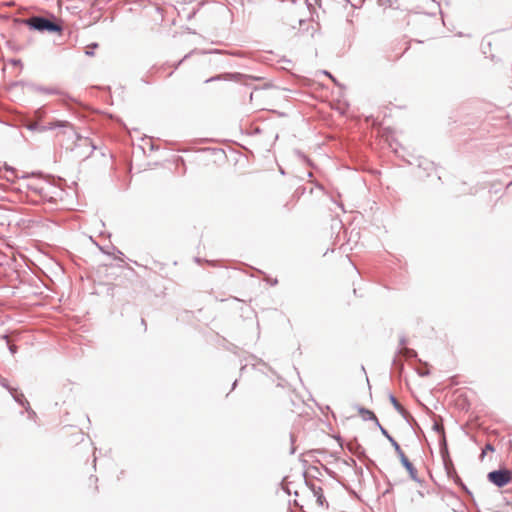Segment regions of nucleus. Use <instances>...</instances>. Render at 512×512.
<instances>
[{
	"label": "nucleus",
	"instance_id": "nucleus-1",
	"mask_svg": "<svg viewBox=\"0 0 512 512\" xmlns=\"http://www.w3.org/2000/svg\"><path fill=\"white\" fill-rule=\"evenodd\" d=\"M30 29H34L40 32L48 31L51 33L62 32V26L56 22H53L47 18L33 16L22 21Z\"/></svg>",
	"mask_w": 512,
	"mask_h": 512
},
{
	"label": "nucleus",
	"instance_id": "nucleus-2",
	"mask_svg": "<svg viewBox=\"0 0 512 512\" xmlns=\"http://www.w3.org/2000/svg\"><path fill=\"white\" fill-rule=\"evenodd\" d=\"M487 478L497 487H503L512 481V471L508 469L491 471L488 473Z\"/></svg>",
	"mask_w": 512,
	"mask_h": 512
},
{
	"label": "nucleus",
	"instance_id": "nucleus-3",
	"mask_svg": "<svg viewBox=\"0 0 512 512\" xmlns=\"http://www.w3.org/2000/svg\"><path fill=\"white\" fill-rule=\"evenodd\" d=\"M60 127L62 130L56 134V136H60L61 134H68L70 137H74L76 135L74 128L68 122H59V123H50L48 129H54Z\"/></svg>",
	"mask_w": 512,
	"mask_h": 512
},
{
	"label": "nucleus",
	"instance_id": "nucleus-4",
	"mask_svg": "<svg viewBox=\"0 0 512 512\" xmlns=\"http://www.w3.org/2000/svg\"><path fill=\"white\" fill-rule=\"evenodd\" d=\"M401 463L406 468L408 473L410 474L411 478H416V469L413 467L412 463L409 461V459L406 457L405 453H401V456H399Z\"/></svg>",
	"mask_w": 512,
	"mask_h": 512
},
{
	"label": "nucleus",
	"instance_id": "nucleus-5",
	"mask_svg": "<svg viewBox=\"0 0 512 512\" xmlns=\"http://www.w3.org/2000/svg\"><path fill=\"white\" fill-rule=\"evenodd\" d=\"M361 413L363 415L364 418H370V419H376L375 415L373 412L371 411H368V410H361Z\"/></svg>",
	"mask_w": 512,
	"mask_h": 512
},
{
	"label": "nucleus",
	"instance_id": "nucleus-6",
	"mask_svg": "<svg viewBox=\"0 0 512 512\" xmlns=\"http://www.w3.org/2000/svg\"><path fill=\"white\" fill-rule=\"evenodd\" d=\"M391 441H392V444H393L398 456H401V453H404L403 450L401 449V447L399 446V444L396 441H394L392 439H391Z\"/></svg>",
	"mask_w": 512,
	"mask_h": 512
},
{
	"label": "nucleus",
	"instance_id": "nucleus-7",
	"mask_svg": "<svg viewBox=\"0 0 512 512\" xmlns=\"http://www.w3.org/2000/svg\"><path fill=\"white\" fill-rule=\"evenodd\" d=\"M323 499H324V497H323V495H322V494H319V495L317 496V502H318L320 505H322V504H323Z\"/></svg>",
	"mask_w": 512,
	"mask_h": 512
},
{
	"label": "nucleus",
	"instance_id": "nucleus-8",
	"mask_svg": "<svg viewBox=\"0 0 512 512\" xmlns=\"http://www.w3.org/2000/svg\"><path fill=\"white\" fill-rule=\"evenodd\" d=\"M258 91L251 93L250 100L253 101L254 97H258Z\"/></svg>",
	"mask_w": 512,
	"mask_h": 512
},
{
	"label": "nucleus",
	"instance_id": "nucleus-9",
	"mask_svg": "<svg viewBox=\"0 0 512 512\" xmlns=\"http://www.w3.org/2000/svg\"><path fill=\"white\" fill-rule=\"evenodd\" d=\"M299 25L302 26L305 23V20L302 18H298Z\"/></svg>",
	"mask_w": 512,
	"mask_h": 512
},
{
	"label": "nucleus",
	"instance_id": "nucleus-10",
	"mask_svg": "<svg viewBox=\"0 0 512 512\" xmlns=\"http://www.w3.org/2000/svg\"><path fill=\"white\" fill-rule=\"evenodd\" d=\"M392 401H393V404H395L396 406H398V403H397V401H396V399H395V398H392Z\"/></svg>",
	"mask_w": 512,
	"mask_h": 512
},
{
	"label": "nucleus",
	"instance_id": "nucleus-11",
	"mask_svg": "<svg viewBox=\"0 0 512 512\" xmlns=\"http://www.w3.org/2000/svg\"><path fill=\"white\" fill-rule=\"evenodd\" d=\"M487 450H493L492 446L491 445H487Z\"/></svg>",
	"mask_w": 512,
	"mask_h": 512
},
{
	"label": "nucleus",
	"instance_id": "nucleus-12",
	"mask_svg": "<svg viewBox=\"0 0 512 512\" xmlns=\"http://www.w3.org/2000/svg\"><path fill=\"white\" fill-rule=\"evenodd\" d=\"M35 126H36V124L30 125V126H29V128H30V129H34V128H35Z\"/></svg>",
	"mask_w": 512,
	"mask_h": 512
}]
</instances>
